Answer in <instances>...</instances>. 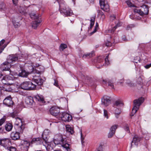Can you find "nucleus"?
<instances>
[{
	"label": "nucleus",
	"instance_id": "nucleus-1",
	"mask_svg": "<svg viewBox=\"0 0 151 151\" xmlns=\"http://www.w3.org/2000/svg\"><path fill=\"white\" fill-rule=\"evenodd\" d=\"M22 57V55L21 54L9 55L7 59V61L4 62L2 64V65L4 66L2 70H9L10 68V63H13L14 62L16 61H20V59Z\"/></svg>",
	"mask_w": 151,
	"mask_h": 151
},
{
	"label": "nucleus",
	"instance_id": "nucleus-2",
	"mask_svg": "<svg viewBox=\"0 0 151 151\" xmlns=\"http://www.w3.org/2000/svg\"><path fill=\"white\" fill-rule=\"evenodd\" d=\"M59 3L61 14L66 16H70L73 14L72 11L68 7L63 0H57Z\"/></svg>",
	"mask_w": 151,
	"mask_h": 151
},
{
	"label": "nucleus",
	"instance_id": "nucleus-3",
	"mask_svg": "<svg viewBox=\"0 0 151 151\" xmlns=\"http://www.w3.org/2000/svg\"><path fill=\"white\" fill-rule=\"evenodd\" d=\"M50 133L51 132L49 130L46 129L44 130L42 135V138L44 140L43 141L41 142V139L37 138L33 139H32L33 142H34V143H37V142L39 141L40 144H42L43 145L45 146V145L44 144V142L46 144L48 145L49 144L50 142L48 141L47 139V136L50 134Z\"/></svg>",
	"mask_w": 151,
	"mask_h": 151
},
{
	"label": "nucleus",
	"instance_id": "nucleus-4",
	"mask_svg": "<svg viewBox=\"0 0 151 151\" xmlns=\"http://www.w3.org/2000/svg\"><path fill=\"white\" fill-rule=\"evenodd\" d=\"M54 142L55 144H60L64 148L66 149L67 151L70 150L69 144L65 141L62 136H59L58 138L55 139Z\"/></svg>",
	"mask_w": 151,
	"mask_h": 151
},
{
	"label": "nucleus",
	"instance_id": "nucleus-5",
	"mask_svg": "<svg viewBox=\"0 0 151 151\" xmlns=\"http://www.w3.org/2000/svg\"><path fill=\"white\" fill-rule=\"evenodd\" d=\"M21 88L27 90H34L36 85L30 81H25L22 83L20 86Z\"/></svg>",
	"mask_w": 151,
	"mask_h": 151
},
{
	"label": "nucleus",
	"instance_id": "nucleus-6",
	"mask_svg": "<svg viewBox=\"0 0 151 151\" xmlns=\"http://www.w3.org/2000/svg\"><path fill=\"white\" fill-rule=\"evenodd\" d=\"M144 98L141 97L137 99L134 100V106L132 110V113H136L137 112L139 106L144 101Z\"/></svg>",
	"mask_w": 151,
	"mask_h": 151
},
{
	"label": "nucleus",
	"instance_id": "nucleus-7",
	"mask_svg": "<svg viewBox=\"0 0 151 151\" xmlns=\"http://www.w3.org/2000/svg\"><path fill=\"white\" fill-rule=\"evenodd\" d=\"M24 129V125L21 124V126L19 129V133L17 132H12L11 134V137L12 139L14 140H17L19 137V134L22 133Z\"/></svg>",
	"mask_w": 151,
	"mask_h": 151
},
{
	"label": "nucleus",
	"instance_id": "nucleus-8",
	"mask_svg": "<svg viewBox=\"0 0 151 151\" xmlns=\"http://www.w3.org/2000/svg\"><path fill=\"white\" fill-rule=\"evenodd\" d=\"M140 9L134 8V12L135 13H137L141 16L147 15L148 14L149 10L148 8L146 5H143Z\"/></svg>",
	"mask_w": 151,
	"mask_h": 151
},
{
	"label": "nucleus",
	"instance_id": "nucleus-9",
	"mask_svg": "<svg viewBox=\"0 0 151 151\" xmlns=\"http://www.w3.org/2000/svg\"><path fill=\"white\" fill-rule=\"evenodd\" d=\"M102 104L105 106L109 105L111 104L110 97L109 96H105L101 99Z\"/></svg>",
	"mask_w": 151,
	"mask_h": 151
},
{
	"label": "nucleus",
	"instance_id": "nucleus-10",
	"mask_svg": "<svg viewBox=\"0 0 151 151\" xmlns=\"http://www.w3.org/2000/svg\"><path fill=\"white\" fill-rule=\"evenodd\" d=\"M101 8L104 11L108 12L109 11V6L106 1L100 3Z\"/></svg>",
	"mask_w": 151,
	"mask_h": 151
},
{
	"label": "nucleus",
	"instance_id": "nucleus-11",
	"mask_svg": "<svg viewBox=\"0 0 151 151\" xmlns=\"http://www.w3.org/2000/svg\"><path fill=\"white\" fill-rule=\"evenodd\" d=\"M33 81L38 85H41L43 84V80L39 76H33Z\"/></svg>",
	"mask_w": 151,
	"mask_h": 151
},
{
	"label": "nucleus",
	"instance_id": "nucleus-12",
	"mask_svg": "<svg viewBox=\"0 0 151 151\" xmlns=\"http://www.w3.org/2000/svg\"><path fill=\"white\" fill-rule=\"evenodd\" d=\"M13 103L12 98L10 96L6 97L3 101V104L9 106L12 105Z\"/></svg>",
	"mask_w": 151,
	"mask_h": 151
},
{
	"label": "nucleus",
	"instance_id": "nucleus-13",
	"mask_svg": "<svg viewBox=\"0 0 151 151\" xmlns=\"http://www.w3.org/2000/svg\"><path fill=\"white\" fill-rule=\"evenodd\" d=\"M61 119L62 121L65 122H69L72 119V116L70 114H62Z\"/></svg>",
	"mask_w": 151,
	"mask_h": 151
},
{
	"label": "nucleus",
	"instance_id": "nucleus-14",
	"mask_svg": "<svg viewBox=\"0 0 151 151\" xmlns=\"http://www.w3.org/2000/svg\"><path fill=\"white\" fill-rule=\"evenodd\" d=\"M0 142L1 145L6 149L8 147V145L10 143L9 139L8 138L1 139L0 140Z\"/></svg>",
	"mask_w": 151,
	"mask_h": 151
},
{
	"label": "nucleus",
	"instance_id": "nucleus-15",
	"mask_svg": "<svg viewBox=\"0 0 151 151\" xmlns=\"http://www.w3.org/2000/svg\"><path fill=\"white\" fill-rule=\"evenodd\" d=\"M118 126V125H114L111 127L110 131L108 135V137L109 138L111 137L115 133V131L117 128Z\"/></svg>",
	"mask_w": 151,
	"mask_h": 151
},
{
	"label": "nucleus",
	"instance_id": "nucleus-16",
	"mask_svg": "<svg viewBox=\"0 0 151 151\" xmlns=\"http://www.w3.org/2000/svg\"><path fill=\"white\" fill-rule=\"evenodd\" d=\"M25 103L27 106H31L34 103L33 98L32 97L26 98L25 100Z\"/></svg>",
	"mask_w": 151,
	"mask_h": 151
},
{
	"label": "nucleus",
	"instance_id": "nucleus-17",
	"mask_svg": "<svg viewBox=\"0 0 151 151\" xmlns=\"http://www.w3.org/2000/svg\"><path fill=\"white\" fill-rule=\"evenodd\" d=\"M42 21V20L40 19L33 21L32 23V28L34 29H36Z\"/></svg>",
	"mask_w": 151,
	"mask_h": 151
},
{
	"label": "nucleus",
	"instance_id": "nucleus-18",
	"mask_svg": "<svg viewBox=\"0 0 151 151\" xmlns=\"http://www.w3.org/2000/svg\"><path fill=\"white\" fill-rule=\"evenodd\" d=\"M50 113H60V109L56 106H54L50 108Z\"/></svg>",
	"mask_w": 151,
	"mask_h": 151
},
{
	"label": "nucleus",
	"instance_id": "nucleus-19",
	"mask_svg": "<svg viewBox=\"0 0 151 151\" xmlns=\"http://www.w3.org/2000/svg\"><path fill=\"white\" fill-rule=\"evenodd\" d=\"M22 145L24 148L25 151H27L28 148L30 145L29 142L25 140H23L21 142Z\"/></svg>",
	"mask_w": 151,
	"mask_h": 151
},
{
	"label": "nucleus",
	"instance_id": "nucleus-20",
	"mask_svg": "<svg viewBox=\"0 0 151 151\" xmlns=\"http://www.w3.org/2000/svg\"><path fill=\"white\" fill-rule=\"evenodd\" d=\"M28 70H27L28 72L29 73H35L37 72L36 70H35L34 67V66H33V65H28Z\"/></svg>",
	"mask_w": 151,
	"mask_h": 151
},
{
	"label": "nucleus",
	"instance_id": "nucleus-21",
	"mask_svg": "<svg viewBox=\"0 0 151 151\" xmlns=\"http://www.w3.org/2000/svg\"><path fill=\"white\" fill-rule=\"evenodd\" d=\"M34 98L38 101L42 103H44L45 102L43 96L42 95H37L34 96Z\"/></svg>",
	"mask_w": 151,
	"mask_h": 151
},
{
	"label": "nucleus",
	"instance_id": "nucleus-22",
	"mask_svg": "<svg viewBox=\"0 0 151 151\" xmlns=\"http://www.w3.org/2000/svg\"><path fill=\"white\" fill-rule=\"evenodd\" d=\"M140 138L138 137L137 136L135 135L133 138V140L132 142V143H134L135 145H137L138 142L140 140Z\"/></svg>",
	"mask_w": 151,
	"mask_h": 151
},
{
	"label": "nucleus",
	"instance_id": "nucleus-23",
	"mask_svg": "<svg viewBox=\"0 0 151 151\" xmlns=\"http://www.w3.org/2000/svg\"><path fill=\"white\" fill-rule=\"evenodd\" d=\"M29 74L28 71L27 72L24 70H22L21 72L19 73L18 75L20 76L25 77H26Z\"/></svg>",
	"mask_w": 151,
	"mask_h": 151
},
{
	"label": "nucleus",
	"instance_id": "nucleus-24",
	"mask_svg": "<svg viewBox=\"0 0 151 151\" xmlns=\"http://www.w3.org/2000/svg\"><path fill=\"white\" fill-rule=\"evenodd\" d=\"M94 52H93L91 53L85 54L83 55L82 57L83 58H89L94 56Z\"/></svg>",
	"mask_w": 151,
	"mask_h": 151
},
{
	"label": "nucleus",
	"instance_id": "nucleus-25",
	"mask_svg": "<svg viewBox=\"0 0 151 151\" xmlns=\"http://www.w3.org/2000/svg\"><path fill=\"white\" fill-rule=\"evenodd\" d=\"M6 130L8 132L10 131L12 129L13 126L12 124L10 123H7L5 126Z\"/></svg>",
	"mask_w": 151,
	"mask_h": 151
},
{
	"label": "nucleus",
	"instance_id": "nucleus-26",
	"mask_svg": "<svg viewBox=\"0 0 151 151\" xmlns=\"http://www.w3.org/2000/svg\"><path fill=\"white\" fill-rule=\"evenodd\" d=\"M114 105L117 107H122L123 106L124 104L122 101L118 100L115 101Z\"/></svg>",
	"mask_w": 151,
	"mask_h": 151
},
{
	"label": "nucleus",
	"instance_id": "nucleus-27",
	"mask_svg": "<svg viewBox=\"0 0 151 151\" xmlns=\"http://www.w3.org/2000/svg\"><path fill=\"white\" fill-rule=\"evenodd\" d=\"M12 79V77L9 76L8 75H6L5 76H4L2 80V81L3 83L6 84V81L10 80Z\"/></svg>",
	"mask_w": 151,
	"mask_h": 151
},
{
	"label": "nucleus",
	"instance_id": "nucleus-28",
	"mask_svg": "<svg viewBox=\"0 0 151 151\" xmlns=\"http://www.w3.org/2000/svg\"><path fill=\"white\" fill-rule=\"evenodd\" d=\"M103 82H104V83H108V85L109 86H110L111 88H114V87L113 85V81L112 80H103Z\"/></svg>",
	"mask_w": 151,
	"mask_h": 151
},
{
	"label": "nucleus",
	"instance_id": "nucleus-29",
	"mask_svg": "<svg viewBox=\"0 0 151 151\" xmlns=\"http://www.w3.org/2000/svg\"><path fill=\"white\" fill-rule=\"evenodd\" d=\"M66 131L71 134L74 133L73 128L69 125H67L66 126Z\"/></svg>",
	"mask_w": 151,
	"mask_h": 151
},
{
	"label": "nucleus",
	"instance_id": "nucleus-30",
	"mask_svg": "<svg viewBox=\"0 0 151 151\" xmlns=\"http://www.w3.org/2000/svg\"><path fill=\"white\" fill-rule=\"evenodd\" d=\"M122 23L120 22H119L111 30H109V32H111V33L113 32L117 27H120L122 25Z\"/></svg>",
	"mask_w": 151,
	"mask_h": 151
},
{
	"label": "nucleus",
	"instance_id": "nucleus-31",
	"mask_svg": "<svg viewBox=\"0 0 151 151\" xmlns=\"http://www.w3.org/2000/svg\"><path fill=\"white\" fill-rule=\"evenodd\" d=\"M95 17L94 16L91 17V18L90 20V28H89V31H90V29H91L93 26L95 20Z\"/></svg>",
	"mask_w": 151,
	"mask_h": 151
},
{
	"label": "nucleus",
	"instance_id": "nucleus-32",
	"mask_svg": "<svg viewBox=\"0 0 151 151\" xmlns=\"http://www.w3.org/2000/svg\"><path fill=\"white\" fill-rule=\"evenodd\" d=\"M11 116L14 118H15L16 119V120L17 121L18 120L20 121V123H21L23 125V124L22 120L21 119L19 118L17 116V115H16V114H11Z\"/></svg>",
	"mask_w": 151,
	"mask_h": 151
},
{
	"label": "nucleus",
	"instance_id": "nucleus-33",
	"mask_svg": "<svg viewBox=\"0 0 151 151\" xmlns=\"http://www.w3.org/2000/svg\"><path fill=\"white\" fill-rule=\"evenodd\" d=\"M13 24L15 28H17L19 27L20 26V24L19 22H16L15 20L12 21Z\"/></svg>",
	"mask_w": 151,
	"mask_h": 151
},
{
	"label": "nucleus",
	"instance_id": "nucleus-34",
	"mask_svg": "<svg viewBox=\"0 0 151 151\" xmlns=\"http://www.w3.org/2000/svg\"><path fill=\"white\" fill-rule=\"evenodd\" d=\"M98 15L99 16H101L102 19H104L105 18V15L104 13L101 11L99 10L98 11Z\"/></svg>",
	"mask_w": 151,
	"mask_h": 151
},
{
	"label": "nucleus",
	"instance_id": "nucleus-35",
	"mask_svg": "<svg viewBox=\"0 0 151 151\" xmlns=\"http://www.w3.org/2000/svg\"><path fill=\"white\" fill-rule=\"evenodd\" d=\"M19 11L20 13L22 14H25V10L24 8L23 7H21V6L19 7Z\"/></svg>",
	"mask_w": 151,
	"mask_h": 151
},
{
	"label": "nucleus",
	"instance_id": "nucleus-36",
	"mask_svg": "<svg viewBox=\"0 0 151 151\" xmlns=\"http://www.w3.org/2000/svg\"><path fill=\"white\" fill-rule=\"evenodd\" d=\"M67 47V45L65 44H62L60 46V49L62 50H63Z\"/></svg>",
	"mask_w": 151,
	"mask_h": 151
},
{
	"label": "nucleus",
	"instance_id": "nucleus-37",
	"mask_svg": "<svg viewBox=\"0 0 151 151\" xmlns=\"http://www.w3.org/2000/svg\"><path fill=\"white\" fill-rule=\"evenodd\" d=\"M140 58L139 57L137 56L134 58L133 60V62L136 63H138L139 62Z\"/></svg>",
	"mask_w": 151,
	"mask_h": 151
},
{
	"label": "nucleus",
	"instance_id": "nucleus-38",
	"mask_svg": "<svg viewBox=\"0 0 151 151\" xmlns=\"http://www.w3.org/2000/svg\"><path fill=\"white\" fill-rule=\"evenodd\" d=\"M126 3L128 6L129 7H134V5L132 4L129 0H127L126 1Z\"/></svg>",
	"mask_w": 151,
	"mask_h": 151
},
{
	"label": "nucleus",
	"instance_id": "nucleus-39",
	"mask_svg": "<svg viewBox=\"0 0 151 151\" xmlns=\"http://www.w3.org/2000/svg\"><path fill=\"white\" fill-rule=\"evenodd\" d=\"M31 17L33 19H37L39 18L38 16L36 15V14H30Z\"/></svg>",
	"mask_w": 151,
	"mask_h": 151
},
{
	"label": "nucleus",
	"instance_id": "nucleus-40",
	"mask_svg": "<svg viewBox=\"0 0 151 151\" xmlns=\"http://www.w3.org/2000/svg\"><path fill=\"white\" fill-rule=\"evenodd\" d=\"M6 9V5L2 3L0 4V10H4Z\"/></svg>",
	"mask_w": 151,
	"mask_h": 151
},
{
	"label": "nucleus",
	"instance_id": "nucleus-41",
	"mask_svg": "<svg viewBox=\"0 0 151 151\" xmlns=\"http://www.w3.org/2000/svg\"><path fill=\"white\" fill-rule=\"evenodd\" d=\"M6 119V117L4 116L2 118L0 119V126L4 123Z\"/></svg>",
	"mask_w": 151,
	"mask_h": 151
},
{
	"label": "nucleus",
	"instance_id": "nucleus-42",
	"mask_svg": "<svg viewBox=\"0 0 151 151\" xmlns=\"http://www.w3.org/2000/svg\"><path fill=\"white\" fill-rule=\"evenodd\" d=\"M99 26V24L98 23H96V26L95 27V28L94 29L93 31L92 32H91V35H93V33H95L96 31H97V29L98 27Z\"/></svg>",
	"mask_w": 151,
	"mask_h": 151
},
{
	"label": "nucleus",
	"instance_id": "nucleus-43",
	"mask_svg": "<svg viewBox=\"0 0 151 151\" xmlns=\"http://www.w3.org/2000/svg\"><path fill=\"white\" fill-rule=\"evenodd\" d=\"M4 90L7 91H12V89L9 86H6L4 88Z\"/></svg>",
	"mask_w": 151,
	"mask_h": 151
},
{
	"label": "nucleus",
	"instance_id": "nucleus-44",
	"mask_svg": "<svg viewBox=\"0 0 151 151\" xmlns=\"http://www.w3.org/2000/svg\"><path fill=\"white\" fill-rule=\"evenodd\" d=\"M6 149H7L9 150L10 151H16V148L12 146L6 148Z\"/></svg>",
	"mask_w": 151,
	"mask_h": 151
},
{
	"label": "nucleus",
	"instance_id": "nucleus-45",
	"mask_svg": "<svg viewBox=\"0 0 151 151\" xmlns=\"http://www.w3.org/2000/svg\"><path fill=\"white\" fill-rule=\"evenodd\" d=\"M109 55H107L105 58V65H108L109 64V62L108 60Z\"/></svg>",
	"mask_w": 151,
	"mask_h": 151
},
{
	"label": "nucleus",
	"instance_id": "nucleus-46",
	"mask_svg": "<svg viewBox=\"0 0 151 151\" xmlns=\"http://www.w3.org/2000/svg\"><path fill=\"white\" fill-rule=\"evenodd\" d=\"M6 46V45L5 44L3 45V46L0 45V54L2 52Z\"/></svg>",
	"mask_w": 151,
	"mask_h": 151
},
{
	"label": "nucleus",
	"instance_id": "nucleus-47",
	"mask_svg": "<svg viewBox=\"0 0 151 151\" xmlns=\"http://www.w3.org/2000/svg\"><path fill=\"white\" fill-rule=\"evenodd\" d=\"M116 19L115 16L113 14H111L110 16V19L111 21H113Z\"/></svg>",
	"mask_w": 151,
	"mask_h": 151
},
{
	"label": "nucleus",
	"instance_id": "nucleus-48",
	"mask_svg": "<svg viewBox=\"0 0 151 151\" xmlns=\"http://www.w3.org/2000/svg\"><path fill=\"white\" fill-rule=\"evenodd\" d=\"M125 83L129 86H131L132 85V83L129 80H127Z\"/></svg>",
	"mask_w": 151,
	"mask_h": 151
},
{
	"label": "nucleus",
	"instance_id": "nucleus-49",
	"mask_svg": "<svg viewBox=\"0 0 151 151\" xmlns=\"http://www.w3.org/2000/svg\"><path fill=\"white\" fill-rule=\"evenodd\" d=\"M124 129L126 131H127V132L129 133L130 132L129 128V127L128 125L127 124L124 127Z\"/></svg>",
	"mask_w": 151,
	"mask_h": 151
},
{
	"label": "nucleus",
	"instance_id": "nucleus-50",
	"mask_svg": "<svg viewBox=\"0 0 151 151\" xmlns=\"http://www.w3.org/2000/svg\"><path fill=\"white\" fill-rule=\"evenodd\" d=\"M54 83H53V84L54 86L57 87H58L59 86L58 85V81L56 80L55 79H54Z\"/></svg>",
	"mask_w": 151,
	"mask_h": 151
},
{
	"label": "nucleus",
	"instance_id": "nucleus-51",
	"mask_svg": "<svg viewBox=\"0 0 151 151\" xmlns=\"http://www.w3.org/2000/svg\"><path fill=\"white\" fill-rule=\"evenodd\" d=\"M151 67V63L148 64L144 66V67L146 69L149 68Z\"/></svg>",
	"mask_w": 151,
	"mask_h": 151
},
{
	"label": "nucleus",
	"instance_id": "nucleus-52",
	"mask_svg": "<svg viewBox=\"0 0 151 151\" xmlns=\"http://www.w3.org/2000/svg\"><path fill=\"white\" fill-rule=\"evenodd\" d=\"M114 109H115V113H117V114H118V113H120L122 112V111H121V110H120V111H118V110H119V109H116V108H114Z\"/></svg>",
	"mask_w": 151,
	"mask_h": 151
},
{
	"label": "nucleus",
	"instance_id": "nucleus-53",
	"mask_svg": "<svg viewBox=\"0 0 151 151\" xmlns=\"http://www.w3.org/2000/svg\"><path fill=\"white\" fill-rule=\"evenodd\" d=\"M5 40L4 39L2 40L1 41H0V45L3 46V44L5 42Z\"/></svg>",
	"mask_w": 151,
	"mask_h": 151
},
{
	"label": "nucleus",
	"instance_id": "nucleus-54",
	"mask_svg": "<svg viewBox=\"0 0 151 151\" xmlns=\"http://www.w3.org/2000/svg\"><path fill=\"white\" fill-rule=\"evenodd\" d=\"M106 45L107 47L111 46V43L110 42H108L106 43Z\"/></svg>",
	"mask_w": 151,
	"mask_h": 151
},
{
	"label": "nucleus",
	"instance_id": "nucleus-55",
	"mask_svg": "<svg viewBox=\"0 0 151 151\" xmlns=\"http://www.w3.org/2000/svg\"><path fill=\"white\" fill-rule=\"evenodd\" d=\"M124 82V80L123 79H122L119 80L118 83H120V84L123 83Z\"/></svg>",
	"mask_w": 151,
	"mask_h": 151
},
{
	"label": "nucleus",
	"instance_id": "nucleus-56",
	"mask_svg": "<svg viewBox=\"0 0 151 151\" xmlns=\"http://www.w3.org/2000/svg\"><path fill=\"white\" fill-rule=\"evenodd\" d=\"M132 27V25H128L127 28V30H129Z\"/></svg>",
	"mask_w": 151,
	"mask_h": 151
},
{
	"label": "nucleus",
	"instance_id": "nucleus-57",
	"mask_svg": "<svg viewBox=\"0 0 151 151\" xmlns=\"http://www.w3.org/2000/svg\"><path fill=\"white\" fill-rule=\"evenodd\" d=\"M81 142H83V140L84 139V137L83 136V135L82 134V132H81Z\"/></svg>",
	"mask_w": 151,
	"mask_h": 151
},
{
	"label": "nucleus",
	"instance_id": "nucleus-58",
	"mask_svg": "<svg viewBox=\"0 0 151 151\" xmlns=\"http://www.w3.org/2000/svg\"><path fill=\"white\" fill-rule=\"evenodd\" d=\"M104 117H106V119H108L109 117L108 114H104Z\"/></svg>",
	"mask_w": 151,
	"mask_h": 151
},
{
	"label": "nucleus",
	"instance_id": "nucleus-59",
	"mask_svg": "<svg viewBox=\"0 0 151 151\" xmlns=\"http://www.w3.org/2000/svg\"><path fill=\"white\" fill-rule=\"evenodd\" d=\"M18 1V0H12L13 3L15 5L17 4Z\"/></svg>",
	"mask_w": 151,
	"mask_h": 151
},
{
	"label": "nucleus",
	"instance_id": "nucleus-60",
	"mask_svg": "<svg viewBox=\"0 0 151 151\" xmlns=\"http://www.w3.org/2000/svg\"><path fill=\"white\" fill-rule=\"evenodd\" d=\"M4 129V128L2 127H0V132H3Z\"/></svg>",
	"mask_w": 151,
	"mask_h": 151
},
{
	"label": "nucleus",
	"instance_id": "nucleus-61",
	"mask_svg": "<svg viewBox=\"0 0 151 151\" xmlns=\"http://www.w3.org/2000/svg\"><path fill=\"white\" fill-rule=\"evenodd\" d=\"M115 116L117 118L119 117V114H115Z\"/></svg>",
	"mask_w": 151,
	"mask_h": 151
},
{
	"label": "nucleus",
	"instance_id": "nucleus-62",
	"mask_svg": "<svg viewBox=\"0 0 151 151\" xmlns=\"http://www.w3.org/2000/svg\"><path fill=\"white\" fill-rule=\"evenodd\" d=\"M103 111L104 114L107 113V111L105 109H104Z\"/></svg>",
	"mask_w": 151,
	"mask_h": 151
},
{
	"label": "nucleus",
	"instance_id": "nucleus-63",
	"mask_svg": "<svg viewBox=\"0 0 151 151\" xmlns=\"http://www.w3.org/2000/svg\"><path fill=\"white\" fill-rule=\"evenodd\" d=\"M105 1V0H99V3H100Z\"/></svg>",
	"mask_w": 151,
	"mask_h": 151
},
{
	"label": "nucleus",
	"instance_id": "nucleus-64",
	"mask_svg": "<svg viewBox=\"0 0 151 151\" xmlns=\"http://www.w3.org/2000/svg\"><path fill=\"white\" fill-rule=\"evenodd\" d=\"M91 3H93V2L94 0H89Z\"/></svg>",
	"mask_w": 151,
	"mask_h": 151
}]
</instances>
